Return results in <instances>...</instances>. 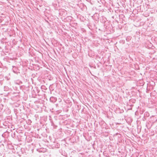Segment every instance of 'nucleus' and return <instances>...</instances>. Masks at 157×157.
<instances>
[{"label":"nucleus","mask_w":157,"mask_h":157,"mask_svg":"<svg viewBox=\"0 0 157 157\" xmlns=\"http://www.w3.org/2000/svg\"><path fill=\"white\" fill-rule=\"evenodd\" d=\"M50 101L52 102H54L57 100V98L53 97H51L50 98Z\"/></svg>","instance_id":"nucleus-1"},{"label":"nucleus","mask_w":157,"mask_h":157,"mask_svg":"<svg viewBox=\"0 0 157 157\" xmlns=\"http://www.w3.org/2000/svg\"><path fill=\"white\" fill-rule=\"evenodd\" d=\"M51 125L53 126L54 128H56L57 126L55 125L53 122H52L51 124Z\"/></svg>","instance_id":"nucleus-2"},{"label":"nucleus","mask_w":157,"mask_h":157,"mask_svg":"<svg viewBox=\"0 0 157 157\" xmlns=\"http://www.w3.org/2000/svg\"><path fill=\"white\" fill-rule=\"evenodd\" d=\"M16 69V68L15 67H13V71L14 73H16V71H15V70Z\"/></svg>","instance_id":"nucleus-3"}]
</instances>
